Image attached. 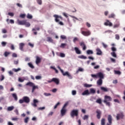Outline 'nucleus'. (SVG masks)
I'll use <instances>...</instances> for the list:
<instances>
[{"label": "nucleus", "instance_id": "47", "mask_svg": "<svg viewBox=\"0 0 125 125\" xmlns=\"http://www.w3.org/2000/svg\"><path fill=\"white\" fill-rule=\"evenodd\" d=\"M29 117H26L25 119H24V123L25 124H28V122H29Z\"/></svg>", "mask_w": 125, "mask_h": 125}, {"label": "nucleus", "instance_id": "18", "mask_svg": "<svg viewBox=\"0 0 125 125\" xmlns=\"http://www.w3.org/2000/svg\"><path fill=\"white\" fill-rule=\"evenodd\" d=\"M24 46H25V43H20L19 44V48L20 50H21V51H23V47H24Z\"/></svg>", "mask_w": 125, "mask_h": 125}, {"label": "nucleus", "instance_id": "23", "mask_svg": "<svg viewBox=\"0 0 125 125\" xmlns=\"http://www.w3.org/2000/svg\"><path fill=\"white\" fill-rule=\"evenodd\" d=\"M39 88V86L38 85H35V84L33 85L32 86V93H34V91H35V90L38 89Z\"/></svg>", "mask_w": 125, "mask_h": 125}, {"label": "nucleus", "instance_id": "63", "mask_svg": "<svg viewBox=\"0 0 125 125\" xmlns=\"http://www.w3.org/2000/svg\"><path fill=\"white\" fill-rule=\"evenodd\" d=\"M91 76L92 78H97V77H98L97 76V73L96 75H95V74H91Z\"/></svg>", "mask_w": 125, "mask_h": 125}, {"label": "nucleus", "instance_id": "64", "mask_svg": "<svg viewBox=\"0 0 125 125\" xmlns=\"http://www.w3.org/2000/svg\"><path fill=\"white\" fill-rule=\"evenodd\" d=\"M60 57H65V54L63 53H60Z\"/></svg>", "mask_w": 125, "mask_h": 125}, {"label": "nucleus", "instance_id": "9", "mask_svg": "<svg viewBox=\"0 0 125 125\" xmlns=\"http://www.w3.org/2000/svg\"><path fill=\"white\" fill-rule=\"evenodd\" d=\"M37 103H39V101H38V100L36 99H34L33 103L31 104V105L32 106H33V107L36 108V107L38 106V105H37Z\"/></svg>", "mask_w": 125, "mask_h": 125}, {"label": "nucleus", "instance_id": "31", "mask_svg": "<svg viewBox=\"0 0 125 125\" xmlns=\"http://www.w3.org/2000/svg\"><path fill=\"white\" fill-rule=\"evenodd\" d=\"M116 17V15L114 13H112L108 16V18H115Z\"/></svg>", "mask_w": 125, "mask_h": 125}, {"label": "nucleus", "instance_id": "14", "mask_svg": "<svg viewBox=\"0 0 125 125\" xmlns=\"http://www.w3.org/2000/svg\"><path fill=\"white\" fill-rule=\"evenodd\" d=\"M96 113L97 114V119H98L99 120L100 119V118H101V111L99 110H97L96 111Z\"/></svg>", "mask_w": 125, "mask_h": 125}, {"label": "nucleus", "instance_id": "53", "mask_svg": "<svg viewBox=\"0 0 125 125\" xmlns=\"http://www.w3.org/2000/svg\"><path fill=\"white\" fill-rule=\"evenodd\" d=\"M61 39H62V40H66V37L65 35H61Z\"/></svg>", "mask_w": 125, "mask_h": 125}, {"label": "nucleus", "instance_id": "27", "mask_svg": "<svg viewBox=\"0 0 125 125\" xmlns=\"http://www.w3.org/2000/svg\"><path fill=\"white\" fill-rule=\"evenodd\" d=\"M47 42H53V40H52V38L51 37H47Z\"/></svg>", "mask_w": 125, "mask_h": 125}, {"label": "nucleus", "instance_id": "17", "mask_svg": "<svg viewBox=\"0 0 125 125\" xmlns=\"http://www.w3.org/2000/svg\"><path fill=\"white\" fill-rule=\"evenodd\" d=\"M96 51H97V53H96L97 55H102V51H101L100 48H97L96 49Z\"/></svg>", "mask_w": 125, "mask_h": 125}, {"label": "nucleus", "instance_id": "35", "mask_svg": "<svg viewBox=\"0 0 125 125\" xmlns=\"http://www.w3.org/2000/svg\"><path fill=\"white\" fill-rule=\"evenodd\" d=\"M13 109H14V106H12L8 107L7 110V111H12V110H13Z\"/></svg>", "mask_w": 125, "mask_h": 125}, {"label": "nucleus", "instance_id": "6", "mask_svg": "<svg viewBox=\"0 0 125 125\" xmlns=\"http://www.w3.org/2000/svg\"><path fill=\"white\" fill-rule=\"evenodd\" d=\"M66 112H67V109L66 108H62L61 110V115L62 117H64L66 115Z\"/></svg>", "mask_w": 125, "mask_h": 125}, {"label": "nucleus", "instance_id": "34", "mask_svg": "<svg viewBox=\"0 0 125 125\" xmlns=\"http://www.w3.org/2000/svg\"><path fill=\"white\" fill-rule=\"evenodd\" d=\"M96 103H98V104H102V100L101 99H98L96 101Z\"/></svg>", "mask_w": 125, "mask_h": 125}, {"label": "nucleus", "instance_id": "3", "mask_svg": "<svg viewBox=\"0 0 125 125\" xmlns=\"http://www.w3.org/2000/svg\"><path fill=\"white\" fill-rule=\"evenodd\" d=\"M30 103V98L28 97L24 96L22 98V99H20L19 101V103L20 104H22V103Z\"/></svg>", "mask_w": 125, "mask_h": 125}, {"label": "nucleus", "instance_id": "57", "mask_svg": "<svg viewBox=\"0 0 125 125\" xmlns=\"http://www.w3.org/2000/svg\"><path fill=\"white\" fill-rule=\"evenodd\" d=\"M115 39L116 40H120V35H119L118 34H116L115 35Z\"/></svg>", "mask_w": 125, "mask_h": 125}, {"label": "nucleus", "instance_id": "21", "mask_svg": "<svg viewBox=\"0 0 125 125\" xmlns=\"http://www.w3.org/2000/svg\"><path fill=\"white\" fill-rule=\"evenodd\" d=\"M26 21H20L19 20H17L18 25H24Z\"/></svg>", "mask_w": 125, "mask_h": 125}, {"label": "nucleus", "instance_id": "26", "mask_svg": "<svg viewBox=\"0 0 125 125\" xmlns=\"http://www.w3.org/2000/svg\"><path fill=\"white\" fill-rule=\"evenodd\" d=\"M101 90L104 91V92H107L108 91V88L104 87H101Z\"/></svg>", "mask_w": 125, "mask_h": 125}, {"label": "nucleus", "instance_id": "16", "mask_svg": "<svg viewBox=\"0 0 125 125\" xmlns=\"http://www.w3.org/2000/svg\"><path fill=\"white\" fill-rule=\"evenodd\" d=\"M103 83V79H99L97 81V84L98 85H102Z\"/></svg>", "mask_w": 125, "mask_h": 125}, {"label": "nucleus", "instance_id": "54", "mask_svg": "<svg viewBox=\"0 0 125 125\" xmlns=\"http://www.w3.org/2000/svg\"><path fill=\"white\" fill-rule=\"evenodd\" d=\"M77 94V91L76 90H72V95H76Z\"/></svg>", "mask_w": 125, "mask_h": 125}, {"label": "nucleus", "instance_id": "40", "mask_svg": "<svg viewBox=\"0 0 125 125\" xmlns=\"http://www.w3.org/2000/svg\"><path fill=\"white\" fill-rule=\"evenodd\" d=\"M43 95H44V96H46V97H48V96H51V94L49 93H44Z\"/></svg>", "mask_w": 125, "mask_h": 125}, {"label": "nucleus", "instance_id": "60", "mask_svg": "<svg viewBox=\"0 0 125 125\" xmlns=\"http://www.w3.org/2000/svg\"><path fill=\"white\" fill-rule=\"evenodd\" d=\"M44 109H45V107L44 106L38 108V110H40L41 111H42V110H44Z\"/></svg>", "mask_w": 125, "mask_h": 125}, {"label": "nucleus", "instance_id": "44", "mask_svg": "<svg viewBox=\"0 0 125 125\" xmlns=\"http://www.w3.org/2000/svg\"><path fill=\"white\" fill-rule=\"evenodd\" d=\"M102 44L103 46V47H104V48H107L108 47V45L106 44H105L104 42H102Z\"/></svg>", "mask_w": 125, "mask_h": 125}, {"label": "nucleus", "instance_id": "36", "mask_svg": "<svg viewBox=\"0 0 125 125\" xmlns=\"http://www.w3.org/2000/svg\"><path fill=\"white\" fill-rule=\"evenodd\" d=\"M84 87H91V86H92V84H87V83H85L84 84Z\"/></svg>", "mask_w": 125, "mask_h": 125}, {"label": "nucleus", "instance_id": "10", "mask_svg": "<svg viewBox=\"0 0 125 125\" xmlns=\"http://www.w3.org/2000/svg\"><path fill=\"white\" fill-rule=\"evenodd\" d=\"M104 26H109V27H112L113 26V23L110 22L109 20H107L104 23Z\"/></svg>", "mask_w": 125, "mask_h": 125}, {"label": "nucleus", "instance_id": "49", "mask_svg": "<svg viewBox=\"0 0 125 125\" xmlns=\"http://www.w3.org/2000/svg\"><path fill=\"white\" fill-rule=\"evenodd\" d=\"M60 105V102L57 103V104L54 106V109H56L57 107H58V106H59Z\"/></svg>", "mask_w": 125, "mask_h": 125}, {"label": "nucleus", "instance_id": "20", "mask_svg": "<svg viewBox=\"0 0 125 125\" xmlns=\"http://www.w3.org/2000/svg\"><path fill=\"white\" fill-rule=\"evenodd\" d=\"M107 120H108L109 124H110V125H111L113 118L112 117V116H111V115H108Z\"/></svg>", "mask_w": 125, "mask_h": 125}, {"label": "nucleus", "instance_id": "48", "mask_svg": "<svg viewBox=\"0 0 125 125\" xmlns=\"http://www.w3.org/2000/svg\"><path fill=\"white\" fill-rule=\"evenodd\" d=\"M86 26L88 28H90V27H91V24L90 23H89L88 22H86Z\"/></svg>", "mask_w": 125, "mask_h": 125}, {"label": "nucleus", "instance_id": "61", "mask_svg": "<svg viewBox=\"0 0 125 125\" xmlns=\"http://www.w3.org/2000/svg\"><path fill=\"white\" fill-rule=\"evenodd\" d=\"M104 103H105L107 106H108V107H110L111 105L110 104V102H104Z\"/></svg>", "mask_w": 125, "mask_h": 125}, {"label": "nucleus", "instance_id": "13", "mask_svg": "<svg viewBox=\"0 0 125 125\" xmlns=\"http://www.w3.org/2000/svg\"><path fill=\"white\" fill-rule=\"evenodd\" d=\"M51 82H54L56 84H59V79L55 78H53L51 80Z\"/></svg>", "mask_w": 125, "mask_h": 125}, {"label": "nucleus", "instance_id": "19", "mask_svg": "<svg viewBox=\"0 0 125 125\" xmlns=\"http://www.w3.org/2000/svg\"><path fill=\"white\" fill-rule=\"evenodd\" d=\"M74 49H75V51L76 52V53L77 54H82V51H81L80 50V49H79V48L77 47H75L74 48Z\"/></svg>", "mask_w": 125, "mask_h": 125}, {"label": "nucleus", "instance_id": "56", "mask_svg": "<svg viewBox=\"0 0 125 125\" xmlns=\"http://www.w3.org/2000/svg\"><path fill=\"white\" fill-rule=\"evenodd\" d=\"M19 63V60H17V61H14V64H15V65H18Z\"/></svg>", "mask_w": 125, "mask_h": 125}, {"label": "nucleus", "instance_id": "38", "mask_svg": "<svg viewBox=\"0 0 125 125\" xmlns=\"http://www.w3.org/2000/svg\"><path fill=\"white\" fill-rule=\"evenodd\" d=\"M111 55L113 57H117V54H116V52H112L110 53Z\"/></svg>", "mask_w": 125, "mask_h": 125}, {"label": "nucleus", "instance_id": "43", "mask_svg": "<svg viewBox=\"0 0 125 125\" xmlns=\"http://www.w3.org/2000/svg\"><path fill=\"white\" fill-rule=\"evenodd\" d=\"M51 69H53V70H54L56 73V74H58L59 71L58 70L56 69V68L53 67V66H51L50 67Z\"/></svg>", "mask_w": 125, "mask_h": 125}, {"label": "nucleus", "instance_id": "46", "mask_svg": "<svg viewBox=\"0 0 125 125\" xmlns=\"http://www.w3.org/2000/svg\"><path fill=\"white\" fill-rule=\"evenodd\" d=\"M9 54H10V53L8 52H5V53H4L5 57H7Z\"/></svg>", "mask_w": 125, "mask_h": 125}, {"label": "nucleus", "instance_id": "39", "mask_svg": "<svg viewBox=\"0 0 125 125\" xmlns=\"http://www.w3.org/2000/svg\"><path fill=\"white\" fill-rule=\"evenodd\" d=\"M114 73L116 75H121L122 74V72L119 70H114Z\"/></svg>", "mask_w": 125, "mask_h": 125}, {"label": "nucleus", "instance_id": "41", "mask_svg": "<svg viewBox=\"0 0 125 125\" xmlns=\"http://www.w3.org/2000/svg\"><path fill=\"white\" fill-rule=\"evenodd\" d=\"M84 71V69L82 67H79L78 71H77V73L78 72H83Z\"/></svg>", "mask_w": 125, "mask_h": 125}, {"label": "nucleus", "instance_id": "50", "mask_svg": "<svg viewBox=\"0 0 125 125\" xmlns=\"http://www.w3.org/2000/svg\"><path fill=\"white\" fill-rule=\"evenodd\" d=\"M36 80H42V76H37L35 77Z\"/></svg>", "mask_w": 125, "mask_h": 125}, {"label": "nucleus", "instance_id": "28", "mask_svg": "<svg viewBox=\"0 0 125 125\" xmlns=\"http://www.w3.org/2000/svg\"><path fill=\"white\" fill-rule=\"evenodd\" d=\"M86 54L88 55H90V54H93V51H92L91 50H88L86 51Z\"/></svg>", "mask_w": 125, "mask_h": 125}, {"label": "nucleus", "instance_id": "59", "mask_svg": "<svg viewBox=\"0 0 125 125\" xmlns=\"http://www.w3.org/2000/svg\"><path fill=\"white\" fill-rule=\"evenodd\" d=\"M111 50L113 51V52H115V51H117V48L114 47H111Z\"/></svg>", "mask_w": 125, "mask_h": 125}, {"label": "nucleus", "instance_id": "45", "mask_svg": "<svg viewBox=\"0 0 125 125\" xmlns=\"http://www.w3.org/2000/svg\"><path fill=\"white\" fill-rule=\"evenodd\" d=\"M101 125H105V119H102L101 120Z\"/></svg>", "mask_w": 125, "mask_h": 125}, {"label": "nucleus", "instance_id": "7", "mask_svg": "<svg viewBox=\"0 0 125 125\" xmlns=\"http://www.w3.org/2000/svg\"><path fill=\"white\" fill-rule=\"evenodd\" d=\"M97 76L99 78V79L104 80V74L102 72H98L97 73Z\"/></svg>", "mask_w": 125, "mask_h": 125}, {"label": "nucleus", "instance_id": "25", "mask_svg": "<svg viewBox=\"0 0 125 125\" xmlns=\"http://www.w3.org/2000/svg\"><path fill=\"white\" fill-rule=\"evenodd\" d=\"M12 97L14 98L15 101H17V100H18V97H17L16 93L12 94Z\"/></svg>", "mask_w": 125, "mask_h": 125}, {"label": "nucleus", "instance_id": "1", "mask_svg": "<svg viewBox=\"0 0 125 125\" xmlns=\"http://www.w3.org/2000/svg\"><path fill=\"white\" fill-rule=\"evenodd\" d=\"M58 68L59 69L60 71H61L63 76L68 77V79H70V80L73 79V77L71 75V73H69V72L66 71L65 72H64V70L61 69V67H60L59 66H58Z\"/></svg>", "mask_w": 125, "mask_h": 125}, {"label": "nucleus", "instance_id": "8", "mask_svg": "<svg viewBox=\"0 0 125 125\" xmlns=\"http://www.w3.org/2000/svg\"><path fill=\"white\" fill-rule=\"evenodd\" d=\"M90 95V92H89V91L88 90H84L82 94V95L83 96H87L88 95Z\"/></svg>", "mask_w": 125, "mask_h": 125}, {"label": "nucleus", "instance_id": "42", "mask_svg": "<svg viewBox=\"0 0 125 125\" xmlns=\"http://www.w3.org/2000/svg\"><path fill=\"white\" fill-rule=\"evenodd\" d=\"M27 18H28V19H32L33 18V16L30 14H27Z\"/></svg>", "mask_w": 125, "mask_h": 125}, {"label": "nucleus", "instance_id": "24", "mask_svg": "<svg viewBox=\"0 0 125 125\" xmlns=\"http://www.w3.org/2000/svg\"><path fill=\"white\" fill-rule=\"evenodd\" d=\"M34 84H35V83L31 82H29L26 84V85H28L29 86H31V87H33Z\"/></svg>", "mask_w": 125, "mask_h": 125}, {"label": "nucleus", "instance_id": "2", "mask_svg": "<svg viewBox=\"0 0 125 125\" xmlns=\"http://www.w3.org/2000/svg\"><path fill=\"white\" fill-rule=\"evenodd\" d=\"M53 17L55 18V21L57 23H59L60 25H61L62 26H63L64 25V23L62 21H60V19L61 20H62V17L61 16H58V15H54Z\"/></svg>", "mask_w": 125, "mask_h": 125}, {"label": "nucleus", "instance_id": "15", "mask_svg": "<svg viewBox=\"0 0 125 125\" xmlns=\"http://www.w3.org/2000/svg\"><path fill=\"white\" fill-rule=\"evenodd\" d=\"M81 46H82L83 50H85L86 49V46L84 44V42H80Z\"/></svg>", "mask_w": 125, "mask_h": 125}, {"label": "nucleus", "instance_id": "29", "mask_svg": "<svg viewBox=\"0 0 125 125\" xmlns=\"http://www.w3.org/2000/svg\"><path fill=\"white\" fill-rule=\"evenodd\" d=\"M96 92V91H95V90L93 88L90 89V94L92 93V94H95Z\"/></svg>", "mask_w": 125, "mask_h": 125}, {"label": "nucleus", "instance_id": "55", "mask_svg": "<svg viewBox=\"0 0 125 125\" xmlns=\"http://www.w3.org/2000/svg\"><path fill=\"white\" fill-rule=\"evenodd\" d=\"M37 3H38V4H40V5H42V0H37Z\"/></svg>", "mask_w": 125, "mask_h": 125}, {"label": "nucleus", "instance_id": "62", "mask_svg": "<svg viewBox=\"0 0 125 125\" xmlns=\"http://www.w3.org/2000/svg\"><path fill=\"white\" fill-rule=\"evenodd\" d=\"M1 45H2V46L4 47L6 45V42H1Z\"/></svg>", "mask_w": 125, "mask_h": 125}, {"label": "nucleus", "instance_id": "58", "mask_svg": "<svg viewBox=\"0 0 125 125\" xmlns=\"http://www.w3.org/2000/svg\"><path fill=\"white\" fill-rule=\"evenodd\" d=\"M8 15H9V16H11L12 17H13V16H14V14L13 13L9 12L8 13Z\"/></svg>", "mask_w": 125, "mask_h": 125}, {"label": "nucleus", "instance_id": "51", "mask_svg": "<svg viewBox=\"0 0 125 125\" xmlns=\"http://www.w3.org/2000/svg\"><path fill=\"white\" fill-rule=\"evenodd\" d=\"M88 119V115H85L83 117V120L85 121V120H87Z\"/></svg>", "mask_w": 125, "mask_h": 125}, {"label": "nucleus", "instance_id": "12", "mask_svg": "<svg viewBox=\"0 0 125 125\" xmlns=\"http://www.w3.org/2000/svg\"><path fill=\"white\" fill-rule=\"evenodd\" d=\"M123 118H124V114H123L122 113H119L117 114L116 119L117 120V121H119L120 119H123Z\"/></svg>", "mask_w": 125, "mask_h": 125}, {"label": "nucleus", "instance_id": "22", "mask_svg": "<svg viewBox=\"0 0 125 125\" xmlns=\"http://www.w3.org/2000/svg\"><path fill=\"white\" fill-rule=\"evenodd\" d=\"M41 60H42L41 58L38 56L36 57V63L37 65H38L39 63H41Z\"/></svg>", "mask_w": 125, "mask_h": 125}, {"label": "nucleus", "instance_id": "30", "mask_svg": "<svg viewBox=\"0 0 125 125\" xmlns=\"http://www.w3.org/2000/svg\"><path fill=\"white\" fill-rule=\"evenodd\" d=\"M12 70L13 71H14V72H15V73H18V72H20V71L21 70V68H18L17 69L13 68Z\"/></svg>", "mask_w": 125, "mask_h": 125}, {"label": "nucleus", "instance_id": "5", "mask_svg": "<svg viewBox=\"0 0 125 125\" xmlns=\"http://www.w3.org/2000/svg\"><path fill=\"white\" fill-rule=\"evenodd\" d=\"M83 28H82L81 29V34L83 35L84 36V37H88V36H90V35H91V32H90V31L88 30L87 31H83Z\"/></svg>", "mask_w": 125, "mask_h": 125}, {"label": "nucleus", "instance_id": "4", "mask_svg": "<svg viewBox=\"0 0 125 125\" xmlns=\"http://www.w3.org/2000/svg\"><path fill=\"white\" fill-rule=\"evenodd\" d=\"M70 116L71 118H74L75 116L76 117H78L79 115V110L78 109H73L71 112H70Z\"/></svg>", "mask_w": 125, "mask_h": 125}, {"label": "nucleus", "instance_id": "11", "mask_svg": "<svg viewBox=\"0 0 125 125\" xmlns=\"http://www.w3.org/2000/svg\"><path fill=\"white\" fill-rule=\"evenodd\" d=\"M108 101H112V98H111V97L108 96H105L104 102H106Z\"/></svg>", "mask_w": 125, "mask_h": 125}, {"label": "nucleus", "instance_id": "37", "mask_svg": "<svg viewBox=\"0 0 125 125\" xmlns=\"http://www.w3.org/2000/svg\"><path fill=\"white\" fill-rule=\"evenodd\" d=\"M28 65L29 66V67H30V68H31V69H34L35 68V66H34V65H33V64H32V63L31 62H29L28 63Z\"/></svg>", "mask_w": 125, "mask_h": 125}, {"label": "nucleus", "instance_id": "32", "mask_svg": "<svg viewBox=\"0 0 125 125\" xmlns=\"http://www.w3.org/2000/svg\"><path fill=\"white\" fill-rule=\"evenodd\" d=\"M24 25H25V27H30V26H31V24L29 23V22H27V21H26L24 22Z\"/></svg>", "mask_w": 125, "mask_h": 125}, {"label": "nucleus", "instance_id": "33", "mask_svg": "<svg viewBox=\"0 0 125 125\" xmlns=\"http://www.w3.org/2000/svg\"><path fill=\"white\" fill-rule=\"evenodd\" d=\"M78 58H80V59H86L87 57L83 55H81L78 56Z\"/></svg>", "mask_w": 125, "mask_h": 125}, {"label": "nucleus", "instance_id": "52", "mask_svg": "<svg viewBox=\"0 0 125 125\" xmlns=\"http://www.w3.org/2000/svg\"><path fill=\"white\" fill-rule=\"evenodd\" d=\"M19 82H20V83H23L24 80V79H22L21 78H19L18 79Z\"/></svg>", "mask_w": 125, "mask_h": 125}]
</instances>
